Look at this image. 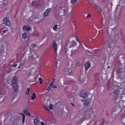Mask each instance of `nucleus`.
Here are the masks:
<instances>
[{"label": "nucleus", "mask_w": 125, "mask_h": 125, "mask_svg": "<svg viewBox=\"0 0 125 125\" xmlns=\"http://www.w3.org/2000/svg\"><path fill=\"white\" fill-rule=\"evenodd\" d=\"M75 45H77L76 42L75 41H72L70 43V46H75Z\"/></svg>", "instance_id": "6ab92c4d"}, {"label": "nucleus", "mask_w": 125, "mask_h": 125, "mask_svg": "<svg viewBox=\"0 0 125 125\" xmlns=\"http://www.w3.org/2000/svg\"><path fill=\"white\" fill-rule=\"evenodd\" d=\"M122 117L125 118V114H124L122 115Z\"/></svg>", "instance_id": "a19ab883"}, {"label": "nucleus", "mask_w": 125, "mask_h": 125, "mask_svg": "<svg viewBox=\"0 0 125 125\" xmlns=\"http://www.w3.org/2000/svg\"><path fill=\"white\" fill-rule=\"evenodd\" d=\"M26 58H25L21 62L20 64H19L18 68L19 69H21V67L22 69H24V68H26Z\"/></svg>", "instance_id": "39448f33"}, {"label": "nucleus", "mask_w": 125, "mask_h": 125, "mask_svg": "<svg viewBox=\"0 0 125 125\" xmlns=\"http://www.w3.org/2000/svg\"><path fill=\"white\" fill-rule=\"evenodd\" d=\"M88 53H90L91 54V52H90V51H88Z\"/></svg>", "instance_id": "a18cd8bd"}, {"label": "nucleus", "mask_w": 125, "mask_h": 125, "mask_svg": "<svg viewBox=\"0 0 125 125\" xmlns=\"http://www.w3.org/2000/svg\"><path fill=\"white\" fill-rule=\"evenodd\" d=\"M41 124L42 125H45L44 123H43L42 122H41Z\"/></svg>", "instance_id": "37998d69"}, {"label": "nucleus", "mask_w": 125, "mask_h": 125, "mask_svg": "<svg viewBox=\"0 0 125 125\" xmlns=\"http://www.w3.org/2000/svg\"><path fill=\"white\" fill-rule=\"evenodd\" d=\"M52 87H53V88H57L56 85H52Z\"/></svg>", "instance_id": "f704fd0d"}, {"label": "nucleus", "mask_w": 125, "mask_h": 125, "mask_svg": "<svg viewBox=\"0 0 125 125\" xmlns=\"http://www.w3.org/2000/svg\"><path fill=\"white\" fill-rule=\"evenodd\" d=\"M52 44L54 51H55L56 54H57V43H56V42L55 41H53L52 42Z\"/></svg>", "instance_id": "0eeeda50"}, {"label": "nucleus", "mask_w": 125, "mask_h": 125, "mask_svg": "<svg viewBox=\"0 0 125 125\" xmlns=\"http://www.w3.org/2000/svg\"><path fill=\"white\" fill-rule=\"evenodd\" d=\"M90 17H91V14L90 13L88 14L86 16V18H89Z\"/></svg>", "instance_id": "7c9ffc66"}, {"label": "nucleus", "mask_w": 125, "mask_h": 125, "mask_svg": "<svg viewBox=\"0 0 125 125\" xmlns=\"http://www.w3.org/2000/svg\"><path fill=\"white\" fill-rule=\"evenodd\" d=\"M36 46H37V44L35 43H32L29 46V48L30 49H33V48H35V47H36Z\"/></svg>", "instance_id": "dca6fc26"}, {"label": "nucleus", "mask_w": 125, "mask_h": 125, "mask_svg": "<svg viewBox=\"0 0 125 125\" xmlns=\"http://www.w3.org/2000/svg\"><path fill=\"white\" fill-rule=\"evenodd\" d=\"M41 21H36L35 23H36V24H38V23H40V22H41Z\"/></svg>", "instance_id": "4c0bfd02"}, {"label": "nucleus", "mask_w": 125, "mask_h": 125, "mask_svg": "<svg viewBox=\"0 0 125 125\" xmlns=\"http://www.w3.org/2000/svg\"><path fill=\"white\" fill-rule=\"evenodd\" d=\"M44 108L45 110H46V111H49V108L48 107L45 106Z\"/></svg>", "instance_id": "c9c22d12"}, {"label": "nucleus", "mask_w": 125, "mask_h": 125, "mask_svg": "<svg viewBox=\"0 0 125 125\" xmlns=\"http://www.w3.org/2000/svg\"><path fill=\"white\" fill-rule=\"evenodd\" d=\"M71 105H72V106H75V105L74 104H71Z\"/></svg>", "instance_id": "49530a36"}, {"label": "nucleus", "mask_w": 125, "mask_h": 125, "mask_svg": "<svg viewBox=\"0 0 125 125\" xmlns=\"http://www.w3.org/2000/svg\"><path fill=\"white\" fill-rule=\"evenodd\" d=\"M91 118H95V114L94 111L92 110H91V113L89 114L88 119H91Z\"/></svg>", "instance_id": "9d476101"}, {"label": "nucleus", "mask_w": 125, "mask_h": 125, "mask_svg": "<svg viewBox=\"0 0 125 125\" xmlns=\"http://www.w3.org/2000/svg\"><path fill=\"white\" fill-rule=\"evenodd\" d=\"M114 88L115 90L112 94L113 96H114L113 99H117L120 97V95H121V91H120L119 87L118 86L114 87Z\"/></svg>", "instance_id": "7ed1b4c3"}, {"label": "nucleus", "mask_w": 125, "mask_h": 125, "mask_svg": "<svg viewBox=\"0 0 125 125\" xmlns=\"http://www.w3.org/2000/svg\"><path fill=\"white\" fill-rule=\"evenodd\" d=\"M77 1H78V0H71L70 1L72 4H75V3H76Z\"/></svg>", "instance_id": "a878e982"}, {"label": "nucleus", "mask_w": 125, "mask_h": 125, "mask_svg": "<svg viewBox=\"0 0 125 125\" xmlns=\"http://www.w3.org/2000/svg\"><path fill=\"white\" fill-rule=\"evenodd\" d=\"M51 10H52V8H48L44 13V17H47V16H48L51 12Z\"/></svg>", "instance_id": "423d86ee"}, {"label": "nucleus", "mask_w": 125, "mask_h": 125, "mask_svg": "<svg viewBox=\"0 0 125 125\" xmlns=\"http://www.w3.org/2000/svg\"><path fill=\"white\" fill-rule=\"evenodd\" d=\"M51 87H52V86L49 85V86L48 87L47 90H50V89L51 88Z\"/></svg>", "instance_id": "72a5a7b5"}, {"label": "nucleus", "mask_w": 125, "mask_h": 125, "mask_svg": "<svg viewBox=\"0 0 125 125\" xmlns=\"http://www.w3.org/2000/svg\"><path fill=\"white\" fill-rule=\"evenodd\" d=\"M80 95L81 96V97H82L83 98H85V97H86V96L87 95V93L85 92H80Z\"/></svg>", "instance_id": "ddd939ff"}, {"label": "nucleus", "mask_w": 125, "mask_h": 125, "mask_svg": "<svg viewBox=\"0 0 125 125\" xmlns=\"http://www.w3.org/2000/svg\"><path fill=\"white\" fill-rule=\"evenodd\" d=\"M22 29L23 30H25V29H26L27 32H30V31L32 30V28H31L30 27L26 26L25 25L23 26Z\"/></svg>", "instance_id": "4468645a"}, {"label": "nucleus", "mask_w": 125, "mask_h": 125, "mask_svg": "<svg viewBox=\"0 0 125 125\" xmlns=\"http://www.w3.org/2000/svg\"><path fill=\"white\" fill-rule=\"evenodd\" d=\"M27 38H28L27 34V33H24L22 35V39H24V40H25V39H27Z\"/></svg>", "instance_id": "4be33fe9"}, {"label": "nucleus", "mask_w": 125, "mask_h": 125, "mask_svg": "<svg viewBox=\"0 0 125 125\" xmlns=\"http://www.w3.org/2000/svg\"><path fill=\"white\" fill-rule=\"evenodd\" d=\"M0 33H1V31H0Z\"/></svg>", "instance_id": "de8ad7c7"}, {"label": "nucleus", "mask_w": 125, "mask_h": 125, "mask_svg": "<svg viewBox=\"0 0 125 125\" xmlns=\"http://www.w3.org/2000/svg\"><path fill=\"white\" fill-rule=\"evenodd\" d=\"M98 10H99V12H102V10H101V9H100V8H98Z\"/></svg>", "instance_id": "e433bc0d"}, {"label": "nucleus", "mask_w": 125, "mask_h": 125, "mask_svg": "<svg viewBox=\"0 0 125 125\" xmlns=\"http://www.w3.org/2000/svg\"><path fill=\"white\" fill-rule=\"evenodd\" d=\"M4 6H5V9H6L8 8V4H7V3H5V4H4Z\"/></svg>", "instance_id": "473e14b6"}, {"label": "nucleus", "mask_w": 125, "mask_h": 125, "mask_svg": "<svg viewBox=\"0 0 125 125\" xmlns=\"http://www.w3.org/2000/svg\"><path fill=\"white\" fill-rule=\"evenodd\" d=\"M12 85L14 89V94L11 96V99L12 100H14L17 96V92L19 90V85H18V80H17V77H14L13 78Z\"/></svg>", "instance_id": "f257e3e1"}, {"label": "nucleus", "mask_w": 125, "mask_h": 125, "mask_svg": "<svg viewBox=\"0 0 125 125\" xmlns=\"http://www.w3.org/2000/svg\"><path fill=\"white\" fill-rule=\"evenodd\" d=\"M30 92H31V89L30 88V87H28L26 91V95H29V94H30Z\"/></svg>", "instance_id": "aec40b11"}, {"label": "nucleus", "mask_w": 125, "mask_h": 125, "mask_svg": "<svg viewBox=\"0 0 125 125\" xmlns=\"http://www.w3.org/2000/svg\"><path fill=\"white\" fill-rule=\"evenodd\" d=\"M36 93H34L33 94V95L31 97V99H32V100H34V99H36Z\"/></svg>", "instance_id": "393cba45"}, {"label": "nucleus", "mask_w": 125, "mask_h": 125, "mask_svg": "<svg viewBox=\"0 0 125 125\" xmlns=\"http://www.w3.org/2000/svg\"><path fill=\"white\" fill-rule=\"evenodd\" d=\"M39 3V2L38 1V0H36L35 1H33L31 5H36V4H38Z\"/></svg>", "instance_id": "5701e85b"}, {"label": "nucleus", "mask_w": 125, "mask_h": 125, "mask_svg": "<svg viewBox=\"0 0 125 125\" xmlns=\"http://www.w3.org/2000/svg\"><path fill=\"white\" fill-rule=\"evenodd\" d=\"M23 113L26 115V116H28V117L31 116V113L28 110H24Z\"/></svg>", "instance_id": "f3484780"}, {"label": "nucleus", "mask_w": 125, "mask_h": 125, "mask_svg": "<svg viewBox=\"0 0 125 125\" xmlns=\"http://www.w3.org/2000/svg\"><path fill=\"white\" fill-rule=\"evenodd\" d=\"M58 28V25H57V24L55 25L53 27V29L54 31H57Z\"/></svg>", "instance_id": "b1692460"}, {"label": "nucleus", "mask_w": 125, "mask_h": 125, "mask_svg": "<svg viewBox=\"0 0 125 125\" xmlns=\"http://www.w3.org/2000/svg\"><path fill=\"white\" fill-rule=\"evenodd\" d=\"M90 62H86L85 64H84V67H85V70H87L89 68H90Z\"/></svg>", "instance_id": "1a4fd4ad"}, {"label": "nucleus", "mask_w": 125, "mask_h": 125, "mask_svg": "<svg viewBox=\"0 0 125 125\" xmlns=\"http://www.w3.org/2000/svg\"><path fill=\"white\" fill-rule=\"evenodd\" d=\"M69 83H72V82H70V81H67V84H69Z\"/></svg>", "instance_id": "ea45409f"}, {"label": "nucleus", "mask_w": 125, "mask_h": 125, "mask_svg": "<svg viewBox=\"0 0 125 125\" xmlns=\"http://www.w3.org/2000/svg\"><path fill=\"white\" fill-rule=\"evenodd\" d=\"M90 3H92V0H88Z\"/></svg>", "instance_id": "79ce46f5"}, {"label": "nucleus", "mask_w": 125, "mask_h": 125, "mask_svg": "<svg viewBox=\"0 0 125 125\" xmlns=\"http://www.w3.org/2000/svg\"><path fill=\"white\" fill-rule=\"evenodd\" d=\"M21 115H22V124H24L25 123V118H26V116L22 113H21Z\"/></svg>", "instance_id": "412c9836"}, {"label": "nucleus", "mask_w": 125, "mask_h": 125, "mask_svg": "<svg viewBox=\"0 0 125 125\" xmlns=\"http://www.w3.org/2000/svg\"><path fill=\"white\" fill-rule=\"evenodd\" d=\"M95 55H96L97 56H100V55H101V51L100 50L96 51V52L95 53Z\"/></svg>", "instance_id": "a211bd4d"}, {"label": "nucleus", "mask_w": 125, "mask_h": 125, "mask_svg": "<svg viewBox=\"0 0 125 125\" xmlns=\"http://www.w3.org/2000/svg\"><path fill=\"white\" fill-rule=\"evenodd\" d=\"M76 41L77 42H79L80 45H82V42H81V41H80V40H79V39H78V38H76Z\"/></svg>", "instance_id": "c756f323"}, {"label": "nucleus", "mask_w": 125, "mask_h": 125, "mask_svg": "<svg viewBox=\"0 0 125 125\" xmlns=\"http://www.w3.org/2000/svg\"><path fill=\"white\" fill-rule=\"evenodd\" d=\"M34 123L35 125H39V124H40V120L38 118H35L34 120Z\"/></svg>", "instance_id": "2eb2a0df"}, {"label": "nucleus", "mask_w": 125, "mask_h": 125, "mask_svg": "<svg viewBox=\"0 0 125 125\" xmlns=\"http://www.w3.org/2000/svg\"><path fill=\"white\" fill-rule=\"evenodd\" d=\"M54 82H55V79H54L51 82L50 85L52 86L53 85V84L54 83Z\"/></svg>", "instance_id": "bb28decb"}, {"label": "nucleus", "mask_w": 125, "mask_h": 125, "mask_svg": "<svg viewBox=\"0 0 125 125\" xmlns=\"http://www.w3.org/2000/svg\"><path fill=\"white\" fill-rule=\"evenodd\" d=\"M82 102H84L83 105L85 106H88L89 105V100H82Z\"/></svg>", "instance_id": "9b49d317"}, {"label": "nucleus", "mask_w": 125, "mask_h": 125, "mask_svg": "<svg viewBox=\"0 0 125 125\" xmlns=\"http://www.w3.org/2000/svg\"><path fill=\"white\" fill-rule=\"evenodd\" d=\"M28 59L29 60H35L36 64H41L42 61L41 57L39 56L35 52L32 51L29 54Z\"/></svg>", "instance_id": "f03ea898"}, {"label": "nucleus", "mask_w": 125, "mask_h": 125, "mask_svg": "<svg viewBox=\"0 0 125 125\" xmlns=\"http://www.w3.org/2000/svg\"><path fill=\"white\" fill-rule=\"evenodd\" d=\"M4 23L7 26H10V24H11V23L10 22V21H9V19L7 18L4 19Z\"/></svg>", "instance_id": "6e6552de"}, {"label": "nucleus", "mask_w": 125, "mask_h": 125, "mask_svg": "<svg viewBox=\"0 0 125 125\" xmlns=\"http://www.w3.org/2000/svg\"><path fill=\"white\" fill-rule=\"evenodd\" d=\"M17 66H18V64H14V65H13L12 66V67H17Z\"/></svg>", "instance_id": "58836bf2"}, {"label": "nucleus", "mask_w": 125, "mask_h": 125, "mask_svg": "<svg viewBox=\"0 0 125 125\" xmlns=\"http://www.w3.org/2000/svg\"><path fill=\"white\" fill-rule=\"evenodd\" d=\"M71 52V55H73V54H75V53H76V50L72 49Z\"/></svg>", "instance_id": "cd10ccee"}, {"label": "nucleus", "mask_w": 125, "mask_h": 125, "mask_svg": "<svg viewBox=\"0 0 125 125\" xmlns=\"http://www.w3.org/2000/svg\"><path fill=\"white\" fill-rule=\"evenodd\" d=\"M39 81H40V82H39L40 84H42V78H40L39 79Z\"/></svg>", "instance_id": "c85d7f7f"}, {"label": "nucleus", "mask_w": 125, "mask_h": 125, "mask_svg": "<svg viewBox=\"0 0 125 125\" xmlns=\"http://www.w3.org/2000/svg\"><path fill=\"white\" fill-rule=\"evenodd\" d=\"M115 42L116 40L115 39V36L113 37L112 36H110V37L108 40V42H107L108 47H109V48H111L112 46V43Z\"/></svg>", "instance_id": "20e7f679"}, {"label": "nucleus", "mask_w": 125, "mask_h": 125, "mask_svg": "<svg viewBox=\"0 0 125 125\" xmlns=\"http://www.w3.org/2000/svg\"><path fill=\"white\" fill-rule=\"evenodd\" d=\"M65 12H66V10H63V13H65Z\"/></svg>", "instance_id": "c03bdc74"}, {"label": "nucleus", "mask_w": 125, "mask_h": 125, "mask_svg": "<svg viewBox=\"0 0 125 125\" xmlns=\"http://www.w3.org/2000/svg\"><path fill=\"white\" fill-rule=\"evenodd\" d=\"M64 71L65 72V73H68V74H71V73H72V69L68 67H65L64 69Z\"/></svg>", "instance_id": "f8f14e48"}, {"label": "nucleus", "mask_w": 125, "mask_h": 125, "mask_svg": "<svg viewBox=\"0 0 125 125\" xmlns=\"http://www.w3.org/2000/svg\"><path fill=\"white\" fill-rule=\"evenodd\" d=\"M49 109H50V110H52L53 109V105L50 104L49 107Z\"/></svg>", "instance_id": "2f4dec72"}]
</instances>
